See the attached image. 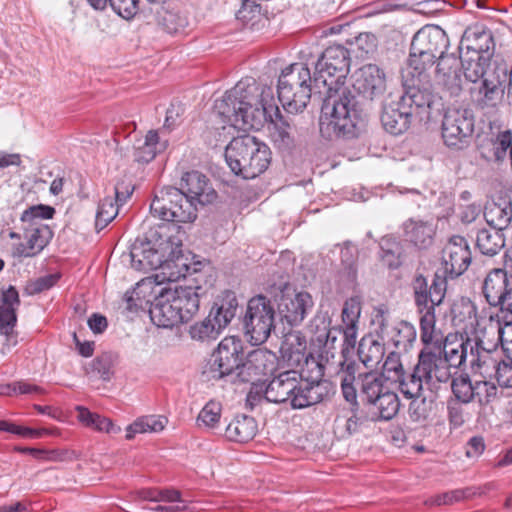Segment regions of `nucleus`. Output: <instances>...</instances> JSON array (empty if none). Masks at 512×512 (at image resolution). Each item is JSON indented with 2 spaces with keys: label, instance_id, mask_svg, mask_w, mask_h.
Returning <instances> with one entry per match:
<instances>
[{
  "label": "nucleus",
  "instance_id": "e433bc0d",
  "mask_svg": "<svg viewBox=\"0 0 512 512\" xmlns=\"http://www.w3.org/2000/svg\"><path fill=\"white\" fill-rule=\"evenodd\" d=\"M484 217L488 227L499 229L503 232L512 220V204L510 201L501 200L492 202L485 207Z\"/></svg>",
  "mask_w": 512,
  "mask_h": 512
},
{
  "label": "nucleus",
  "instance_id": "a211bd4d",
  "mask_svg": "<svg viewBox=\"0 0 512 512\" xmlns=\"http://www.w3.org/2000/svg\"><path fill=\"white\" fill-rule=\"evenodd\" d=\"M182 192L197 204L206 205L212 203L217 194L209 183L208 178L199 171L186 172L180 181Z\"/></svg>",
  "mask_w": 512,
  "mask_h": 512
},
{
  "label": "nucleus",
  "instance_id": "f257e3e1",
  "mask_svg": "<svg viewBox=\"0 0 512 512\" xmlns=\"http://www.w3.org/2000/svg\"><path fill=\"white\" fill-rule=\"evenodd\" d=\"M214 111L223 123L242 130H260L270 121L273 124L272 139L278 148L288 150L293 145L290 124L275 105L273 89L257 83L252 77L241 79L216 100Z\"/></svg>",
  "mask_w": 512,
  "mask_h": 512
},
{
  "label": "nucleus",
  "instance_id": "f3484780",
  "mask_svg": "<svg viewBox=\"0 0 512 512\" xmlns=\"http://www.w3.org/2000/svg\"><path fill=\"white\" fill-rule=\"evenodd\" d=\"M416 367L427 384L446 383L451 378L446 360L442 359L441 345L422 350Z\"/></svg>",
  "mask_w": 512,
  "mask_h": 512
},
{
  "label": "nucleus",
  "instance_id": "338daca9",
  "mask_svg": "<svg viewBox=\"0 0 512 512\" xmlns=\"http://www.w3.org/2000/svg\"><path fill=\"white\" fill-rule=\"evenodd\" d=\"M357 325L358 324H342L345 347L342 348L338 360H348L347 355L350 353V349H353L356 344Z\"/></svg>",
  "mask_w": 512,
  "mask_h": 512
},
{
  "label": "nucleus",
  "instance_id": "aec40b11",
  "mask_svg": "<svg viewBox=\"0 0 512 512\" xmlns=\"http://www.w3.org/2000/svg\"><path fill=\"white\" fill-rule=\"evenodd\" d=\"M430 78L427 82H423L418 78H412V84L406 86L404 92L398 99L410 107L413 114H429L434 103V95L429 87Z\"/></svg>",
  "mask_w": 512,
  "mask_h": 512
},
{
  "label": "nucleus",
  "instance_id": "58836bf2",
  "mask_svg": "<svg viewBox=\"0 0 512 512\" xmlns=\"http://www.w3.org/2000/svg\"><path fill=\"white\" fill-rule=\"evenodd\" d=\"M435 307L418 309L420 314L421 340L427 346H439L442 343L440 331L435 329Z\"/></svg>",
  "mask_w": 512,
  "mask_h": 512
},
{
  "label": "nucleus",
  "instance_id": "f03ea898",
  "mask_svg": "<svg viewBox=\"0 0 512 512\" xmlns=\"http://www.w3.org/2000/svg\"><path fill=\"white\" fill-rule=\"evenodd\" d=\"M386 90L385 73L375 64L359 68L351 86L334 90L323 98L319 129L323 137L354 136L366 119L367 105Z\"/></svg>",
  "mask_w": 512,
  "mask_h": 512
},
{
  "label": "nucleus",
  "instance_id": "9d476101",
  "mask_svg": "<svg viewBox=\"0 0 512 512\" xmlns=\"http://www.w3.org/2000/svg\"><path fill=\"white\" fill-rule=\"evenodd\" d=\"M150 211L154 217L173 223H189L197 217L195 202L176 187L158 191L150 204Z\"/></svg>",
  "mask_w": 512,
  "mask_h": 512
},
{
  "label": "nucleus",
  "instance_id": "c85d7f7f",
  "mask_svg": "<svg viewBox=\"0 0 512 512\" xmlns=\"http://www.w3.org/2000/svg\"><path fill=\"white\" fill-rule=\"evenodd\" d=\"M237 307L238 302L235 293L225 291L217 298L207 318L221 331L234 318Z\"/></svg>",
  "mask_w": 512,
  "mask_h": 512
},
{
  "label": "nucleus",
  "instance_id": "dca6fc26",
  "mask_svg": "<svg viewBox=\"0 0 512 512\" xmlns=\"http://www.w3.org/2000/svg\"><path fill=\"white\" fill-rule=\"evenodd\" d=\"M472 254L467 240L459 235L452 236L442 250L444 271L451 278L463 274L469 267Z\"/></svg>",
  "mask_w": 512,
  "mask_h": 512
},
{
  "label": "nucleus",
  "instance_id": "393cba45",
  "mask_svg": "<svg viewBox=\"0 0 512 512\" xmlns=\"http://www.w3.org/2000/svg\"><path fill=\"white\" fill-rule=\"evenodd\" d=\"M463 48H466L467 52H473L474 56L480 55L489 60L494 50L491 31L481 26L467 28L460 42V49Z\"/></svg>",
  "mask_w": 512,
  "mask_h": 512
},
{
  "label": "nucleus",
  "instance_id": "bb28decb",
  "mask_svg": "<svg viewBox=\"0 0 512 512\" xmlns=\"http://www.w3.org/2000/svg\"><path fill=\"white\" fill-rule=\"evenodd\" d=\"M469 356L473 374L484 379H492V374L501 361L497 357L498 347L472 345Z\"/></svg>",
  "mask_w": 512,
  "mask_h": 512
},
{
  "label": "nucleus",
  "instance_id": "72a5a7b5",
  "mask_svg": "<svg viewBox=\"0 0 512 512\" xmlns=\"http://www.w3.org/2000/svg\"><path fill=\"white\" fill-rule=\"evenodd\" d=\"M512 150V132L510 130L500 131L488 139L483 146L482 154L488 160L502 162Z\"/></svg>",
  "mask_w": 512,
  "mask_h": 512
},
{
  "label": "nucleus",
  "instance_id": "4d7b16f0",
  "mask_svg": "<svg viewBox=\"0 0 512 512\" xmlns=\"http://www.w3.org/2000/svg\"><path fill=\"white\" fill-rule=\"evenodd\" d=\"M411 399L408 409L410 419L414 422L426 420L431 412V401L420 396Z\"/></svg>",
  "mask_w": 512,
  "mask_h": 512
},
{
  "label": "nucleus",
  "instance_id": "4be33fe9",
  "mask_svg": "<svg viewBox=\"0 0 512 512\" xmlns=\"http://www.w3.org/2000/svg\"><path fill=\"white\" fill-rule=\"evenodd\" d=\"M502 322L499 312L483 311L476 320L473 345L499 347Z\"/></svg>",
  "mask_w": 512,
  "mask_h": 512
},
{
  "label": "nucleus",
  "instance_id": "ddd939ff",
  "mask_svg": "<svg viewBox=\"0 0 512 512\" xmlns=\"http://www.w3.org/2000/svg\"><path fill=\"white\" fill-rule=\"evenodd\" d=\"M275 310L270 300L258 295L251 298L243 319L245 334L253 345L264 343L274 328Z\"/></svg>",
  "mask_w": 512,
  "mask_h": 512
},
{
  "label": "nucleus",
  "instance_id": "c9c22d12",
  "mask_svg": "<svg viewBox=\"0 0 512 512\" xmlns=\"http://www.w3.org/2000/svg\"><path fill=\"white\" fill-rule=\"evenodd\" d=\"M358 357L368 369H375L385 354L384 344L373 335H365L359 342Z\"/></svg>",
  "mask_w": 512,
  "mask_h": 512
},
{
  "label": "nucleus",
  "instance_id": "4c0bfd02",
  "mask_svg": "<svg viewBox=\"0 0 512 512\" xmlns=\"http://www.w3.org/2000/svg\"><path fill=\"white\" fill-rule=\"evenodd\" d=\"M476 246L483 255L494 256L505 246V236L499 229L485 227L479 229Z\"/></svg>",
  "mask_w": 512,
  "mask_h": 512
},
{
  "label": "nucleus",
  "instance_id": "774afa93",
  "mask_svg": "<svg viewBox=\"0 0 512 512\" xmlns=\"http://www.w3.org/2000/svg\"><path fill=\"white\" fill-rule=\"evenodd\" d=\"M187 24V19L177 13L167 12L163 17V27L170 34L183 31Z\"/></svg>",
  "mask_w": 512,
  "mask_h": 512
},
{
  "label": "nucleus",
  "instance_id": "b1692460",
  "mask_svg": "<svg viewBox=\"0 0 512 512\" xmlns=\"http://www.w3.org/2000/svg\"><path fill=\"white\" fill-rule=\"evenodd\" d=\"M274 354L265 349H254L244 356L242 368L237 376L243 382H253L266 375L273 368Z\"/></svg>",
  "mask_w": 512,
  "mask_h": 512
},
{
  "label": "nucleus",
  "instance_id": "412c9836",
  "mask_svg": "<svg viewBox=\"0 0 512 512\" xmlns=\"http://www.w3.org/2000/svg\"><path fill=\"white\" fill-rule=\"evenodd\" d=\"M412 112L410 107L399 99L386 102L383 105L381 122L384 129L392 135H400L408 130L411 124Z\"/></svg>",
  "mask_w": 512,
  "mask_h": 512
},
{
  "label": "nucleus",
  "instance_id": "3c124183",
  "mask_svg": "<svg viewBox=\"0 0 512 512\" xmlns=\"http://www.w3.org/2000/svg\"><path fill=\"white\" fill-rule=\"evenodd\" d=\"M286 345H289L291 352L288 356V362L290 365L301 366L302 363H306L308 355L306 354V341L300 335H290L286 339Z\"/></svg>",
  "mask_w": 512,
  "mask_h": 512
},
{
  "label": "nucleus",
  "instance_id": "a878e982",
  "mask_svg": "<svg viewBox=\"0 0 512 512\" xmlns=\"http://www.w3.org/2000/svg\"><path fill=\"white\" fill-rule=\"evenodd\" d=\"M27 243H19L13 248V255L19 258L33 257L40 253L53 237L49 226H40L32 229L21 228Z\"/></svg>",
  "mask_w": 512,
  "mask_h": 512
},
{
  "label": "nucleus",
  "instance_id": "49530a36",
  "mask_svg": "<svg viewBox=\"0 0 512 512\" xmlns=\"http://www.w3.org/2000/svg\"><path fill=\"white\" fill-rule=\"evenodd\" d=\"M452 392L456 399L464 404L474 401V381L466 375H461L452 380Z\"/></svg>",
  "mask_w": 512,
  "mask_h": 512
},
{
  "label": "nucleus",
  "instance_id": "a19ab883",
  "mask_svg": "<svg viewBox=\"0 0 512 512\" xmlns=\"http://www.w3.org/2000/svg\"><path fill=\"white\" fill-rule=\"evenodd\" d=\"M54 214L55 209L52 206L44 204L30 206L21 214V228L32 229L40 226H48L42 223V220L51 219Z\"/></svg>",
  "mask_w": 512,
  "mask_h": 512
},
{
  "label": "nucleus",
  "instance_id": "e2e57ef3",
  "mask_svg": "<svg viewBox=\"0 0 512 512\" xmlns=\"http://www.w3.org/2000/svg\"><path fill=\"white\" fill-rule=\"evenodd\" d=\"M110 6L122 18L130 19L139 10V0H111Z\"/></svg>",
  "mask_w": 512,
  "mask_h": 512
},
{
  "label": "nucleus",
  "instance_id": "09e8293b",
  "mask_svg": "<svg viewBox=\"0 0 512 512\" xmlns=\"http://www.w3.org/2000/svg\"><path fill=\"white\" fill-rule=\"evenodd\" d=\"M472 494L473 493L470 488L455 489L452 491L432 496L425 500L424 503L427 506L452 505L464 499L470 498Z\"/></svg>",
  "mask_w": 512,
  "mask_h": 512
},
{
  "label": "nucleus",
  "instance_id": "603ef678",
  "mask_svg": "<svg viewBox=\"0 0 512 512\" xmlns=\"http://www.w3.org/2000/svg\"><path fill=\"white\" fill-rule=\"evenodd\" d=\"M487 60L480 55L461 59V69L464 71L465 78L470 82H476L482 78L485 74Z\"/></svg>",
  "mask_w": 512,
  "mask_h": 512
},
{
  "label": "nucleus",
  "instance_id": "5fc2aeb1",
  "mask_svg": "<svg viewBox=\"0 0 512 512\" xmlns=\"http://www.w3.org/2000/svg\"><path fill=\"white\" fill-rule=\"evenodd\" d=\"M461 73V58L457 57L455 54H444V56H439V61H437L435 69L436 79L441 78L442 74H445V76H452L454 74Z\"/></svg>",
  "mask_w": 512,
  "mask_h": 512
},
{
  "label": "nucleus",
  "instance_id": "473e14b6",
  "mask_svg": "<svg viewBox=\"0 0 512 512\" xmlns=\"http://www.w3.org/2000/svg\"><path fill=\"white\" fill-rule=\"evenodd\" d=\"M435 235L434 226L422 220L410 219L404 223L406 241L419 249H427L432 245Z\"/></svg>",
  "mask_w": 512,
  "mask_h": 512
},
{
  "label": "nucleus",
  "instance_id": "864d4df0",
  "mask_svg": "<svg viewBox=\"0 0 512 512\" xmlns=\"http://www.w3.org/2000/svg\"><path fill=\"white\" fill-rule=\"evenodd\" d=\"M400 384V390L402 394L410 399L420 396L423 389L424 377L417 373V367L415 366L414 371L408 378L405 375L400 380H397Z\"/></svg>",
  "mask_w": 512,
  "mask_h": 512
},
{
  "label": "nucleus",
  "instance_id": "680f3d73",
  "mask_svg": "<svg viewBox=\"0 0 512 512\" xmlns=\"http://www.w3.org/2000/svg\"><path fill=\"white\" fill-rule=\"evenodd\" d=\"M361 314V302L357 297H351L344 303L342 309V324H358Z\"/></svg>",
  "mask_w": 512,
  "mask_h": 512
},
{
  "label": "nucleus",
  "instance_id": "7c9ffc66",
  "mask_svg": "<svg viewBox=\"0 0 512 512\" xmlns=\"http://www.w3.org/2000/svg\"><path fill=\"white\" fill-rule=\"evenodd\" d=\"M167 146V139H161L158 131L150 130L144 139L135 142L134 159L139 163H149L158 153L163 152Z\"/></svg>",
  "mask_w": 512,
  "mask_h": 512
},
{
  "label": "nucleus",
  "instance_id": "6ab92c4d",
  "mask_svg": "<svg viewBox=\"0 0 512 512\" xmlns=\"http://www.w3.org/2000/svg\"><path fill=\"white\" fill-rule=\"evenodd\" d=\"M171 291L164 289L149 310L152 322L162 328H172L183 323V317L178 312Z\"/></svg>",
  "mask_w": 512,
  "mask_h": 512
},
{
  "label": "nucleus",
  "instance_id": "20e7f679",
  "mask_svg": "<svg viewBox=\"0 0 512 512\" xmlns=\"http://www.w3.org/2000/svg\"><path fill=\"white\" fill-rule=\"evenodd\" d=\"M328 383L310 382L300 372L287 370L273 377L264 390L267 402L289 403L292 409H304L318 404L328 395Z\"/></svg>",
  "mask_w": 512,
  "mask_h": 512
},
{
  "label": "nucleus",
  "instance_id": "423d86ee",
  "mask_svg": "<svg viewBox=\"0 0 512 512\" xmlns=\"http://www.w3.org/2000/svg\"><path fill=\"white\" fill-rule=\"evenodd\" d=\"M449 40L443 29L427 25L418 30L412 38L408 57V73L412 78L427 82L430 70L444 56Z\"/></svg>",
  "mask_w": 512,
  "mask_h": 512
},
{
  "label": "nucleus",
  "instance_id": "4468645a",
  "mask_svg": "<svg viewBox=\"0 0 512 512\" xmlns=\"http://www.w3.org/2000/svg\"><path fill=\"white\" fill-rule=\"evenodd\" d=\"M481 295L486 303L499 312H512V281L504 268H492L481 283Z\"/></svg>",
  "mask_w": 512,
  "mask_h": 512
},
{
  "label": "nucleus",
  "instance_id": "37998d69",
  "mask_svg": "<svg viewBox=\"0 0 512 512\" xmlns=\"http://www.w3.org/2000/svg\"><path fill=\"white\" fill-rule=\"evenodd\" d=\"M381 420H391L399 411L400 402L396 393L385 390L373 403Z\"/></svg>",
  "mask_w": 512,
  "mask_h": 512
},
{
  "label": "nucleus",
  "instance_id": "bf43d9fd",
  "mask_svg": "<svg viewBox=\"0 0 512 512\" xmlns=\"http://www.w3.org/2000/svg\"><path fill=\"white\" fill-rule=\"evenodd\" d=\"M492 379H495L501 388H512V358L507 357L500 361L492 374Z\"/></svg>",
  "mask_w": 512,
  "mask_h": 512
},
{
  "label": "nucleus",
  "instance_id": "9b49d317",
  "mask_svg": "<svg viewBox=\"0 0 512 512\" xmlns=\"http://www.w3.org/2000/svg\"><path fill=\"white\" fill-rule=\"evenodd\" d=\"M475 130L473 112L467 108H448L443 116L441 135L446 147L462 151L470 146Z\"/></svg>",
  "mask_w": 512,
  "mask_h": 512
},
{
  "label": "nucleus",
  "instance_id": "de8ad7c7",
  "mask_svg": "<svg viewBox=\"0 0 512 512\" xmlns=\"http://www.w3.org/2000/svg\"><path fill=\"white\" fill-rule=\"evenodd\" d=\"M119 206L111 197H105L98 205L95 228L97 231L104 229L118 214Z\"/></svg>",
  "mask_w": 512,
  "mask_h": 512
},
{
  "label": "nucleus",
  "instance_id": "052dcab7",
  "mask_svg": "<svg viewBox=\"0 0 512 512\" xmlns=\"http://www.w3.org/2000/svg\"><path fill=\"white\" fill-rule=\"evenodd\" d=\"M221 331L215 327L208 318L203 322L193 325L190 329V335L195 340L215 339Z\"/></svg>",
  "mask_w": 512,
  "mask_h": 512
},
{
  "label": "nucleus",
  "instance_id": "8fccbe9b",
  "mask_svg": "<svg viewBox=\"0 0 512 512\" xmlns=\"http://www.w3.org/2000/svg\"><path fill=\"white\" fill-rule=\"evenodd\" d=\"M222 406L219 402L209 401L197 417L198 425L208 429L217 428L221 418Z\"/></svg>",
  "mask_w": 512,
  "mask_h": 512
},
{
  "label": "nucleus",
  "instance_id": "79ce46f5",
  "mask_svg": "<svg viewBox=\"0 0 512 512\" xmlns=\"http://www.w3.org/2000/svg\"><path fill=\"white\" fill-rule=\"evenodd\" d=\"M357 384L369 403H373L386 389L382 376L375 372L359 374Z\"/></svg>",
  "mask_w": 512,
  "mask_h": 512
},
{
  "label": "nucleus",
  "instance_id": "c03bdc74",
  "mask_svg": "<svg viewBox=\"0 0 512 512\" xmlns=\"http://www.w3.org/2000/svg\"><path fill=\"white\" fill-rule=\"evenodd\" d=\"M17 322L15 308L0 307V332L6 337V345L15 346L18 343L14 328Z\"/></svg>",
  "mask_w": 512,
  "mask_h": 512
},
{
  "label": "nucleus",
  "instance_id": "f8f14e48",
  "mask_svg": "<svg viewBox=\"0 0 512 512\" xmlns=\"http://www.w3.org/2000/svg\"><path fill=\"white\" fill-rule=\"evenodd\" d=\"M243 360L242 341L236 337H225L212 353L203 370V376L210 381L222 379L235 371L238 373Z\"/></svg>",
  "mask_w": 512,
  "mask_h": 512
},
{
  "label": "nucleus",
  "instance_id": "39448f33",
  "mask_svg": "<svg viewBox=\"0 0 512 512\" xmlns=\"http://www.w3.org/2000/svg\"><path fill=\"white\" fill-rule=\"evenodd\" d=\"M225 160L235 175L243 179H254L269 167L271 151L256 137L244 135L229 142L225 148Z\"/></svg>",
  "mask_w": 512,
  "mask_h": 512
},
{
  "label": "nucleus",
  "instance_id": "2eb2a0df",
  "mask_svg": "<svg viewBox=\"0 0 512 512\" xmlns=\"http://www.w3.org/2000/svg\"><path fill=\"white\" fill-rule=\"evenodd\" d=\"M313 306V299L308 292H296L288 286H285L280 292L279 314L292 326L302 323Z\"/></svg>",
  "mask_w": 512,
  "mask_h": 512
},
{
  "label": "nucleus",
  "instance_id": "ea45409f",
  "mask_svg": "<svg viewBox=\"0 0 512 512\" xmlns=\"http://www.w3.org/2000/svg\"><path fill=\"white\" fill-rule=\"evenodd\" d=\"M168 420L161 415H147L137 418L126 428V439L131 440L138 433H157L162 431Z\"/></svg>",
  "mask_w": 512,
  "mask_h": 512
},
{
  "label": "nucleus",
  "instance_id": "0eeeda50",
  "mask_svg": "<svg viewBox=\"0 0 512 512\" xmlns=\"http://www.w3.org/2000/svg\"><path fill=\"white\" fill-rule=\"evenodd\" d=\"M312 82L313 76L307 65L296 63L282 71L278 79L277 92L280 103L288 113L302 112L312 92L318 94Z\"/></svg>",
  "mask_w": 512,
  "mask_h": 512
},
{
  "label": "nucleus",
  "instance_id": "6e6552de",
  "mask_svg": "<svg viewBox=\"0 0 512 512\" xmlns=\"http://www.w3.org/2000/svg\"><path fill=\"white\" fill-rule=\"evenodd\" d=\"M349 66V52L345 47H327L315 63L313 83L317 93L325 98L334 93V90L343 87Z\"/></svg>",
  "mask_w": 512,
  "mask_h": 512
},
{
  "label": "nucleus",
  "instance_id": "1a4fd4ad",
  "mask_svg": "<svg viewBox=\"0 0 512 512\" xmlns=\"http://www.w3.org/2000/svg\"><path fill=\"white\" fill-rule=\"evenodd\" d=\"M330 321L324 315H317L310 324V329L314 332L313 341L324 348L326 353V366L329 370H335L341 377V390L347 402L352 407H358L357 389L354 385L356 381L355 373L357 364L349 360H330L328 357L329 349L333 346L337 337L329 328Z\"/></svg>",
  "mask_w": 512,
  "mask_h": 512
},
{
  "label": "nucleus",
  "instance_id": "69168bd1",
  "mask_svg": "<svg viewBox=\"0 0 512 512\" xmlns=\"http://www.w3.org/2000/svg\"><path fill=\"white\" fill-rule=\"evenodd\" d=\"M437 83L449 94V96H458L462 91V73L445 76L436 79Z\"/></svg>",
  "mask_w": 512,
  "mask_h": 512
},
{
  "label": "nucleus",
  "instance_id": "c756f323",
  "mask_svg": "<svg viewBox=\"0 0 512 512\" xmlns=\"http://www.w3.org/2000/svg\"><path fill=\"white\" fill-rule=\"evenodd\" d=\"M171 291L178 312L183 317V323L190 321L199 310V294L201 287L176 286L168 288Z\"/></svg>",
  "mask_w": 512,
  "mask_h": 512
},
{
  "label": "nucleus",
  "instance_id": "0e129e2a",
  "mask_svg": "<svg viewBox=\"0 0 512 512\" xmlns=\"http://www.w3.org/2000/svg\"><path fill=\"white\" fill-rule=\"evenodd\" d=\"M382 258L388 263L390 267H397L399 265L400 247L396 241L391 239H383L381 242Z\"/></svg>",
  "mask_w": 512,
  "mask_h": 512
},
{
  "label": "nucleus",
  "instance_id": "2f4dec72",
  "mask_svg": "<svg viewBox=\"0 0 512 512\" xmlns=\"http://www.w3.org/2000/svg\"><path fill=\"white\" fill-rule=\"evenodd\" d=\"M381 331L399 352H407L416 340L414 326L406 321L397 322L390 328L381 324Z\"/></svg>",
  "mask_w": 512,
  "mask_h": 512
},
{
  "label": "nucleus",
  "instance_id": "a18cd8bd",
  "mask_svg": "<svg viewBox=\"0 0 512 512\" xmlns=\"http://www.w3.org/2000/svg\"><path fill=\"white\" fill-rule=\"evenodd\" d=\"M490 380L484 378L474 380V400L481 406H486L501 397L498 387Z\"/></svg>",
  "mask_w": 512,
  "mask_h": 512
},
{
  "label": "nucleus",
  "instance_id": "13d9d810",
  "mask_svg": "<svg viewBox=\"0 0 512 512\" xmlns=\"http://www.w3.org/2000/svg\"><path fill=\"white\" fill-rule=\"evenodd\" d=\"M399 351H392L386 357L383 370L387 373L389 379H393L394 381L400 380L405 375L404 368L402 362L400 360Z\"/></svg>",
  "mask_w": 512,
  "mask_h": 512
},
{
  "label": "nucleus",
  "instance_id": "7ed1b4c3",
  "mask_svg": "<svg viewBox=\"0 0 512 512\" xmlns=\"http://www.w3.org/2000/svg\"><path fill=\"white\" fill-rule=\"evenodd\" d=\"M166 227L151 228L144 238H137L130 249L131 266L148 273L161 269L168 281L175 282L185 277L188 265L185 263L179 246L166 235Z\"/></svg>",
  "mask_w": 512,
  "mask_h": 512
},
{
  "label": "nucleus",
  "instance_id": "cd10ccee",
  "mask_svg": "<svg viewBox=\"0 0 512 512\" xmlns=\"http://www.w3.org/2000/svg\"><path fill=\"white\" fill-rule=\"evenodd\" d=\"M472 345V340L469 338L464 339L462 335L460 337L457 334L447 335L444 341L442 340L441 350L442 359L446 360L448 368H458L467 359L470 360L469 353L471 352Z\"/></svg>",
  "mask_w": 512,
  "mask_h": 512
},
{
  "label": "nucleus",
  "instance_id": "5701e85b",
  "mask_svg": "<svg viewBox=\"0 0 512 512\" xmlns=\"http://www.w3.org/2000/svg\"><path fill=\"white\" fill-rule=\"evenodd\" d=\"M415 303L418 309L439 306L445 296V282L440 278H435L431 285H428L427 279L418 274L412 283Z\"/></svg>",
  "mask_w": 512,
  "mask_h": 512
},
{
  "label": "nucleus",
  "instance_id": "f704fd0d",
  "mask_svg": "<svg viewBox=\"0 0 512 512\" xmlns=\"http://www.w3.org/2000/svg\"><path fill=\"white\" fill-rule=\"evenodd\" d=\"M257 433V423L251 416H236L225 428V437L234 442L245 443Z\"/></svg>",
  "mask_w": 512,
  "mask_h": 512
},
{
  "label": "nucleus",
  "instance_id": "6e6d98bb",
  "mask_svg": "<svg viewBox=\"0 0 512 512\" xmlns=\"http://www.w3.org/2000/svg\"><path fill=\"white\" fill-rule=\"evenodd\" d=\"M60 279V274H48L27 282L24 292L27 295H35L52 288Z\"/></svg>",
  "mask_w": 512,
  "mask_h": 512
}]
</instances>
